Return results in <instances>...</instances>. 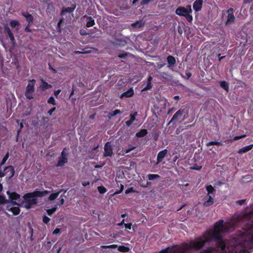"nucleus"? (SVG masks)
<instances>
[{"mask_svg": "<svg viewBox=\"0 0 253 253\" xmlns=\"http://www.w3.org/2000/svg\"><path fill=\"white\" fill-rule=\"evenodd\" d=\"M253 208L245 213L242 227L244 231L238 233V253H249L253 244Z\"/></svg>", "mask_w": 253, "mask_h": 253, "instance_id": "f257e3e1", "label": "nucleus"}, {"mask_svg": "<svg viewBox=\"0 0 253 253\" xmlns=\"http://www.w3.org/2000/svg\"><path fill=\"white\" fill-rule=\"evenodd\" d=\"M223 220H220L214 224V229L212 232H208L206 234L210 237L211 240L213 239L216 242V248L220 249L222 253H226V245L220 235V233L223 231Z\"/></svg>", "mask_w": 253, "mask_h": 253, "instance_id": "f03ea898", "label": "nucleus"}, {"mask_svg": "<svg viewBox=\"0 0 253 253\" xmlns=\"http://www.w3.org/2000/svg\"><path fill=\"white\" fill-rule=\"evenodd\" d=\"M50 192L48 190L40 191L36 189L32 192L27 193L23 196V201L20 202L21 207L25 208L26 209H30L33 205L38 203L37 197H42L46 195Z\"/></svg>", "mask_w": 253, "mask_h": 253, "instance_id": "7ed1b4c3", "label": "nucleus"}, {"mask_svg": "<svg viewBox=\"0 0 253 253\" xmlns=\"http://www.w3.org/2000/svg\"><path fill=\"white\" fill-rule=\"evenodd\" d=\"M211 240L210 237L205 233L203 236H200L195 240H191L189 243H184L182 244L183 249L185 251H188L190 250H193L196 251L202 249L207 243L211 242Z\"/></svg>", "mask_w": 253, "mask_h": 253, "instance_id": "20e7f679", "label": "nucleus"}, {"mask_svg": "<svg viewBox=\"0 0 253 253\" xmlns=\"http://www.w3.org/2000/svg\"><path fill=\"white\" fill-rule=\"evenodd\" d=\"M191 6L189 4L186 7H178L175 10L176 14L184 17L189 22H191L193 20Z\"/></svg>", "mask_w": 253, "mask_h": 253, "instance_id": "39448f33", "label": "nucleus"}, {"mask_svg": "<svg viewBox=\"0 0 253 253\" xmlns=\"http://www.w3.org/2000/svg\"><path fill=\"white\" fill-rule=\"evenodd\" d=\"M36 81L35 79L30 80L25 92V95L27 99L32 100L34 98L33 94L35 90V84Z\"/></svg>", "mask_w": 253, "mask_h": 253, "instance_id": "423d86ee", "label": "nucleus"}, {"mask_svg": "<svg viewBox=\"0 0 253 253\" xmlns=\"http://www.w3.org/2000/svg\"><path fill=\"white\" fill-rule=\"evenodd\" d=\"M185 113V109H179L173 116L170 121L168 124V126L171 124H175L183 116Z\"/></svg>", "mask_w": 253, "mask_h": 253, "instance_id": "0eeeda50", "label": "nucleus"}, {"mask_svg": "<svg viewBox=\"0 0 253 253\" xmlns=\"http://www.w3.org/2000/svg\"><path fill=\"white\" fill-rule=\"evenodd\" d=\"M234 10L233 8H229L227 10V13L228 14L227 15V20L225 22V25H227L228 24H230L233 23L235 20V17L234 15Z\"/></svg>", "mask_w": 253, "mask_h": 253, "instance_id": "6e6552de", "label": "nucleus"}, {"mask_svg": "<svg viewBox=\"0 0 253 253\" xmlns=\"http://www.w3.org/2000/svg\"><path fill=\"white\" fill-rule=\"evenodd\" d=\"M113 154V148L110 142H107L104 146V157H111Z\"/></svg>", "mask_w": 253, "mask_h": 253, "instance_id": "1a4fd4ad", "label": "nucleus"}, {"mask_svg": "<svg viewBox=\"0 0 253 253\" xmlns=\"http://www.w3.org/2000/svg\"><path fill=\"white\" fill-rule=\"evenodd\" d=\"M4 30L5 33L7 34L10 39L11 42L13 44L15 43V40L14 37L7 24H5L4 25Z\"/></svg>", "mask_w": 253, "mask_h": 253, "instance_id": "9d476101", "label": "nucleus"}, {"mask_svg": "<svg viewBox=\"0 0 253 253\" xmlns=\"http://www.w3.org/2000/svg\"><path fill=\"white\" fill-rule=\"evenodd\" d=\"M203 4V0H195L193 4V8L196 12L201 10Z\"/></svg>", "mask_w": 253, "mask_h": 253, "instance_id": "9b49d317", "label": "nucleus"}, {"mask_svg": "<svg viewBox=\"0 0 253 253\" xmlns=\"http://www.w3.org/2000/svg\"><path fill=\"white\" fill-rule=\"evenodd\" d=\"M6 209L7 211L11 212L15 215L19 214L20 212L19 207H12L10 205L7 206Z\"/></svg>", "mask_w": 253, "mask_h": 253, "instance_id": "f8f14e48", "label": "nucleus"}, {"mask_svg": "<svg viewBox=\"0 0 253 253\" xmlns=\"http://www.w3.org/2000/svg\"><path fill=\"white\" fill-rule=\"evenodd\" d=\"M22 15L25 17L29 26H31L34 22V17L27 12H22Z\"/></svg>", "mask_w": 253, "mask_h": 253, "instance_id": "ddd939ff", "label": "nucleus"}, {"mask_svg": "<svg viewBox=\"0 0 253 253\" xmlns=\"http://www.w3.org/2000/svg\"><path fill=\"white\" fill-rule=\"evenodd\" d=\"M134 94V91L132 87L129 88L127 91L123 92L120 96V98H128L132 96Z\"/></svg>", "mask_w": 253, "mask_h": 253, "instance_id": "4468645a", "label": "nucleus"}, {"mask_svg": "<svg viewBox=\"0 0 253 253\" xmlns=\"http://www.w3.org/2000/svg\"><path fill=\"white\" fill-rule=\"evenodd\" d=\"M76 8V5H74L73 7H63L61 13L60 15L61 16H63L67 13H71L73 12Z\"/></svg>", "mask_w": 253, "mask_h": 253, "instance_id": "2eb2a0df", "label": "nucleus"}, {"mask_svg": "<svg viewBox=\"0 0 253 253\" xmlns=\"http://www.w3.org/2000/svg\"><path fill=\"white\" fill-rule=\"evenodd\" d=\"M4 171L5 172L0 171V177H2L4 176L8 171H10V173L11 174V176H13L14 174V168L12 166H8L5 168Z\"/></svg>", "mask_w": 253, "mask_h": 253, "instance_id": "dca6fc26", "label": "nucleus"}, {"mask_svg": "<svg viewBox=\"0 0 253 253\" xmlns=\"http://www.w3.org/2000/svg\"><path fill=\"white\" fill-rule=\"evenodd\" d=\"M146 177L150 181H156L158 182L160 181L161 176L157 174H148Z\"/></svg>", "mask_w": 253, "mask_h": 253, "instance_id": "f3484780", "label": "nucleus"}, {"mask_svg": "<svg viewBox=\"0 0 253 253\" xmlns=\"http://www.w3.org/2000/svg\"><path fill=\"white\" fill-rule=\"evenodd\" d=\"M167 62L169 64V68L173 67L176 64V60L175 58L173 56L170 55L167 57Z\"/></svg>", "mask_w": 253, "mask_h": 253, "instance_id": "a211bd4d", "label": "nucleus"}, {"mask_svg": "<svg viewBox=\"0 0 253 253\" xmlns=\"http://www.w3.org/2000/svg\"><path fill=\"white\" fill-rule=\"evenodd\" d=\"M7 193L8 195L9 198L11 201L18 200L20 198V195L16 192L9 193V192H7Z\"/></svg>", "mask_w": 253, "mask_h": 253, "instance_id": "6ab92c4d", "label": "nucleus"}, {"mask_svg": "<svg viewBox=\"0 0 253 253\" xmlns=\"http://www.w3.org/2000/svg\"><path fill=\"white\" fill-rule=\"evenodd\" d=\"M253 144H250L249 145L243 147V148L240 149L238 150V153L239 154L245 153L248 152L249 151L251 150L253 148Z\"/></svg>", "mask_w": 253, "mask_h": 253, "instance_id": "aec40b11", "label": "nucleus"}, {"mask_svg": "<svg viewBox=\"0 0 253 253\" xmlns=\"http://www.w3.org/2000/svg\"><path fill=\"white\" fill-rule=\"evenodd\" d=\"M52 87L51 85L48 84L47 82L44 81V80H42V84L40 86V88L42 91H44L46 89L50 88Z\"/></svg>", "mask_w": 253, "mask_h": 253, "instance_id": "412c9836", "label": "nucleus"}, {"mask_svg": "<svg viewBox=\"0 0 253 253\" xmlns=\"http://www.w3.org/2000/svg\"><path fill=\"white\" fill-rule=\"evenodd\" d=\"M176 248L175 247L171 248L168 247L165 249L161 250L159 253H175Z\"/></svg>", "mask_w": 253, "mask_h": 253, "instance_id": "4be33fe9", "label": "nucleus"}, {"mask_svg": "<svg viewBox=\"0 0 253 253\" xmlns=\"http://www.w3.org/2000/svg\"><path fill=\"white\" fill-rule=\"evenodd\" d=\"M87 22L86 26L87 27H90L95 25L94 20L90 16H86Z\"/></svg>", "mask_w": 253, "mask_h": 253, "instance_id": "5701e85b", "label": "nucleus"}, {"mask_svg": "<svg viewBox=\"0 0 253 253\" xmlns=\"http://www.w3.org/2000/svg\"><path fill=\"white\" fill-rule=\"evenodd\" d=\"M148 133V131L146 129H141L140 131L137 132L135 136L137 137H142L146 135Z\"/></svg>", "mask_w": 253, "mask_h": 253, "instance_id": "b1692460", "label": "nucleus"}, {"mask_svg": "<svg viewBox=\"0 0 253 253\" xmlns=\"http://www.w3.org/2000/svg\"><path fill=\"white\" fill-rule=\"evenodd\" d=\"M62 190H59L57 192L52 193L48 197V200L49 201H53L55 199H56L59 196V194L61 192Z\"/></svg>", "mask_w": 253, "mask_h": 253, "instance_id": "393cba45", "label": "nucleus"}, {"mask_svg": "<svg viewBox=\"0 0 253 253\" xmlns=\"http://www.w3.org/2000/svg\"><path fill=\"white\" fill-rule=\"evenodd\" d=\"M220 86L226 91L229 90V84L226 81H221L220 82Z\"/></svg>", "mask_w": 253, "mask_h": 253, "instance_id": "a878e982", "label": "nucleus"}, {"mask_svg": "<svg viewBox=\"0 0 253 253\" xmlns=\"http://www.w3.org/2000/svg\"><path fill=\"white\" fill-rule=\"evenodd\" d=\"M213 203V199L211 196H209V199L204 202V205L206 207H209Z\"/></svg>", "mask_w": 253, "mask_h": 253, "instance_id": "bb28decb", "label": "nucleus"}, {"mask_svg": "<svg viewBox=\"0 0 253 253\" xmlns=\"http://www.w3.org/2000/svg\"><path fill=\"white\" fill-rule=\"evenodd\" d=\"M168 153V150L167 149H164L162 151H161L158 154L157 158H164Z\"/></svg>", "mask_w": 253, "mask_h": 253, "instance_id": "cd10ccee", "label": "nucleus"}, {"mask_svg": "<svg viewBox=\"0 0 253 253\" xmlns=\"http://www.w3.org/2000/svg\"><path fill=\"white\" fill-rule=\"evenodd\" d=\"M117 184L118 186H120V189L119 190H117L115 192V194H120L124 190V185L122 184L120 181H117Z\"/></svg>", "mask_w": 253, "mask_h": 253, "instance_id": "c85d7f7f", "label": "nucleus"}, {"mask_svg": "<svg viewBox=\"0 0 253 253\" xmlns=\"http://www.w3.org/2000/svg\"><path fill=\"white\" fill-rule=\"evenodd\" d=\"M206 190L208 194H213L215 191L214 188L211 185H208L206 187Z\"/></svg>", "mask_w": 253, "mask_h": 253, "instance_id": "c756f323", "label": "nucleus"}, {"mask_svg": "<svg viewBox=\"0 0 253 253\" xmlns=\"http://www.w3.org/2000/svg\"><path fill=\"white\" fill-rule=\"evenodd\" d=\"M217 145V146H222L223 145L222 143L220 141H210L207 143V146H210L211 145Z\"/></svg>", "mask_w": 253, "mask_h": 253, "instance_id": "7c9ffc66", "label": "nucleus"}, {"mask_svg": "<svg viewBox=\"0 0 253 253\" xmlns=\"http://www.w3.org/2000/svg\"><path fill=\"white\" fill-rule=\"evenodd\" d=\"M68 159H59L56 166L57 167H62L67 162Z\"/></svg>", "mask_w": 253, "mask_h": 253, "instance_id": "2f4dec72", "label": "nucleus"}, {"mask_svg": "<svg viewBox=\"0 0 253 253\" xmlns=\"http://www.w3.org/2000/svg\"><path fill=\"white\" fill-rule=\"evenodd\" d=\"M9 201H7L5 197L0 195V205H3L5 204H8Z\"/></svg>", "mask_w": 253, "mask_h": 253, "instance_id": "473e14b6", "label": "nucleus"}, {"mask_svg": "<svg viewBox=\"0 0 253 253\" xmlns=\"http://www.w3.org/2000/svg\"><path fill=\"white\" fill-rule=\"evenodd\" d=\"M68 153L66 148H64L61 152V155L58 158H66Z\"/></svg>", "mask_w": 253, "mask_h": 253, "instance_id": "72a5a7b5", "label": "nucleus"}, {"mask_svg": "<svg viewBox=\"0 0 253 253\" xmlns=\"http://www.w3.org/2000/svg\"><path fill=\"white\" fill-rule=\"evenodd\" d=\"M98 192L100 194H104L107 192V189L105 187L103 186H99L97 187Z\"/></svg>", "mask_w": 253, "mask_h": 253, "instance_id": "f704fd0d", "label": "nucleus"}, {"mask_svg": "<svg viewBox=\"0 0 253 253\" xmlns=\"http://www.w3.org/2000/svg\"><path fill=\"white\" fill-rule=\"evenodd\" d=\"M19 25V22L15 20H12L10 22V25L12 28H15Z\"/></svg>", "mask_w": 253, "mask_h": 253, "instance_id": "c9c22d12", "label": "nucleus"}, {"mask_svg": "<svg viewBox=\"0 0 253 253\" xmlns=\"http://www.w3.org/2000/svg\"><path fill=\"white\" fill-rule=\"evenodd\" d=\"M46 11L49 13L54 12V7L52 4H48L46 8Z\"/></svg>", "mask_w": 253, "mask_h": 253, "instance_id": "e433bc0d", "label": "nucleus"}, {"mask_svg": "<svg viewBox=\"0 0 253 253\" xmlns=\"http://www.w3.org/2000/svg\"><path fill=\"white\" fill-rule=\"evenodd\" d=\"M57 210V207H55L47 210V214L51 216Z\"/></svg>", "mask_w": 253, "mask_h": 253, "instance_id": "4c0bfd02", "label": "nucleus"}, {"mask_svg": "<svg viewBox=\"0 0 253 253\" xmlns=\"http://www.w3.org/2000/svg\"><path fill=\"white\" fill-rule=\"evenodd\" d=\"M47 103L48 104H52L53 105H56V102H55V100L54 99V98L53 97V96H50L47 100Z\"/></svg>", "mask_w": 253, "mask_h": 253, "instance_id": "58836bf2", "label": "nucleus"}, {"mask_svg": "<svg viewBox=\"0 0 253 253\" xmlns=\"http://www.w3.org/2000/svg\"><path fill=\"white\" fill-rule=\"evenodd\" d=\"M137 112H135L133 114H131L130 115V119L129 120L132 122L133 123L134 121L135 120V118L137 116Z\"/></svg>", "mask_w": 253, "mask_h": 253, "instance_id": "ea45409f", "label": "nucleus"}, {"mask_svg": "<svg viewBox=\"0 0 253 253\" xmlns=\"http://www.w3.org/2000/svg\"><path fill=\"white\" fill-rule=\"evenodd\" d=\"M118 247L117 245H111L109 246H102L101 247L102 249H116Z\"/></svg>", "mask_w": 253, "mask_h": 253, "instance_id": "a19ab883", "label": "nucleus"}, {"mask_svg": "<svg viewBox=\"0 0 253 253\" xmlns=\"http://www.w3.org/2000/svg\"><path fill=\"white\" fill-rule=\"evenodd\" d=\"M151 160V159H150ZM156 161L155 160L151 161V164L152 165H157L162 162L164 159H156Z\"/></svg>", "mask_w": 253, "mask_h": 253, "instance_id": "79ce46f5", "label": "nucleus"}, {"mask_svg": "<svg viewBox=\"0 0 253 253\" xmlns=\"http://www.w3.org/2000/svg\"><path fill=\"white\" fill-rule=\"evenodd\" d=\"M215 251V248L210 247L204 250V253H211L212 251Z\"/></svg>", "mask_w": 253, "mask_h": 253, "instance_id": "37998d69", "label": "nucleus"}, {"mask_svg": "<svg viewBox=\"0 0 253 253\" xmlns=\"http://www.w3.org/2000/svg\"><path fill=\"white\" fill-rule=\"evenodd\" d=\"M61 249V247H57L56 245H55L53 247L51 252H53L55 251V253H60Z\"/></svg>", "mask_w": 253, "mask_h": 253, "instance_id": "c03bdc74", "label": "nucleus"}, {"mask_svg": "<svg viewBox=\"0 0 253 253\" xmlns=\"http://www.w3.org/2000/svg\"><path fill=\"white\" fill-rule=\"evenodd\" d=\"M121 113H122V112L120 111V110H119V109H116V110H115L114 111H113L111 113V115L112 117H114V116H116L118 114H121Z\"/></svg>", "mask_w": 253, "mask_h": 253, "instance_id": "a18cd8bd", "label": "nucleus"}, {"mask_svg": "<svg viewBox=\"0 0 253 253\" xmlns=\"http://www.w3.org/2000/svg\"><path fill=\"white\" fill-rule=\"evenodd\" d=\"M119 251L121 252H127L129 250L128 248L125 246H120L118 248Z\"/></svg>", "mask_w": 253, "mask_h": 253, "instance_id": "49530a36", "label": "nucleus"}, {"mask_svg": "<svg viewBox=\"0 0 253 253\" xmlns=\"http://www.w3.org/2000/svg\"><path fill=\"white\" fill-rule=\"evenodd\" d=\"M50 218L47 216L44 215L42 216V221L44 223L47 224L50 221Z\"/></svg>", "mask_w": 253, "mask_h": 253, "instance_id": "de8ad7c7", "label": "nucleus"}, {"mask_svg": "<svg viewBox=\"0 0 253 253\" xmlns=\"http://www.w3.org/2000/svg\"><path fill=\"white\" fill-rule=\"evenodd\" d=\"M152 88V84L151 83L147 82L146 85L144 87L143 90H147Z\"/></svg>", "mask_w": 253, "mask_h": 253, "instance_id": "09e8293b", "label": "nucleus"}, {"mask_svg": "<svg viewBox=\"0 0 253 253\" xmlns=\"http://www.w3.org/2000/svg\"><path fill=\"white\" fill-rule=\"evenodd\" d=\"M8 203H10V205H11V206H17L18 207H21V205H20V203H17L15 201H11V202H9Z\"/></svg>", "mask_w": 253, "mask_h": 253, "instance_id": "8fccbe9b", "label": "nucleus"}, {"mask_svg": "<svg viewBox=\"0 0 253 253\" xmlns=\"http://www.w3.org/2000/svg\"><path fill=\"white\" fill-rule=\"evenodd\" d=\"M133 192H135V190H134V188L132 187L127 189L125 191V193L126 194H129L130 193H133Z\"/></svg>", "mask_w": 253, "mask_h": 253, "instance_id": "3c124183", "label": "nucleus"}, {"mask_svg": "<svg viewBox=\"0 0 253 253\" xmlns=\"http://www.w3.org/2000/svg\"><path fill=\"white\" fill-rule=\"evenodd\" d=\"M188 117H189L188 112V111L185 110V113H184V114L183 115V116L182 117V121H184L186 119H187Z\"/></svg>", "mask_w": 253, "mask_h": 253, "instance_id": "603ef678", "label": "nucleus"}, {"mask_svg": "<svg viewBox=\"0 0 253 253\" xmlns=\"http://www.w3.org/2000/svg\"><path fill=\"white\" fill-rule=\"evenodd\" d=\"M132 26L134 27L140 28L142 26V23L139 22H136L132 24Z\"/></svg>", "mask_w": 253, "mask_h": 253, "instance_id": "864d4df0", "label": "nucleus"}, {"mask_svg": "<svg viewBox=\"0 0 253 253\" xmlns=\"http://www.w3.org/2000/svg\"><path fill=\"white\" fill-rule=\"evenodd\" d=\"M135 148H136V147H135V146H133L132 145H128L127 149H126L125 150L126 153H128L130 151H131V150L134 149Z\"/></svg>", "mask_w": 253, "mask_h": 253, "instance_id": "5fc2aeb1", "label": "nucleus"}, {"mask_svg": "<svg viewBox=\"0 0 253 253\" xmlns=\"http://www.w3.org/2000/svg\"><path fill=\"white\" fill-rule=\"evenodd\" d=\"M153 0H142L140 4L141 5H144L148 4L149 2H152Z\"/></svg>", "mask_w": 253, "mask_h": 253, "instance_id": "6e6d98bb", "label": "nucleus"}, {"mask_svg": "<svg viewBox=\"0 0 253 253\" xmlns=\"http://www.w3.org/2000/svg\"><path fill=\"white\" fill-rule=\"evenodd\" d=\"M192 76V74L190 73V72H187L185 73V76H183V77L186 79V80H188Z\"/></svg>", "mask_w": 253, "mask_h": 253, "instance_id": "4d7b16f0", "label": "nucleus"}, {"mask_svg": "<svg viewBox=\"0 0 253 253\" xmlns=\"http://www.w3.org/2000/svg\"><path fill=\"white\" fill-rule=\"evenodd\" d=\"M128 55V53L125 52L118 55V57L120 58H125Z\"/></svg>", "mask_w": 253, "mask_h": 253, "instance_id": "13d9d810", "label": "nucleus"}, {"mask_svg": "<svg viewBox=\"0 0 253 253\" xmlns=\"http://www.w3.org/2000/svg\"><path fill=\"white\" fill-rule=\"evenodd\" d=\"M246 136V135L244 134V135H240V136H234L233 138V140L235 141V140H237L238 139H240L242 138H243V137H245Z\"/></svg>", "mask_w": 253, "mask_h": 253, "instance_id": "bf43d9fd", "label": "nucleus"}, {"mask_svg": "<svg viewBox=\"0 0 253 253\" xmlns=\"http://www.w3.org/2000/svg\"><path fill=\"white\" fill-rule=\"evenodd\" d=\"M246 200V199L238 200L236 201V203H237L239 205L241 206L243 205L245 203Z\"/></svg>", "mask_w": 253, "mask_h": 253, "instance_id": "052dcab7", "label": "nucleus"}, {"mask_svg": "<svg viewBox=\"0 0 253 253\" xmlns=\"http://www.w3.org/2000/svg\"><path fill=\"white\" fill-rule=\"evenodd\" d=\"M201 168H202V166H197V165L194 166L193 167L190 168V169H192L198 170L201 169Z\"/></svg>", "mask_w": 253, "mask_h": 253, "instance_id": "680f3d73", "label": "nucleus"}, {"mask_svg": "<svg viewBox=\"0 0 253 253\" xmlns=\"http://www.w3.org/2000/svg\"><path fill=\"white\" fill-rule=\"evenodd\" d=\"M48 66H49V69L53 73V74H55L57 73V71L54 69L52 66L50 64H48Z\"/></svg>", "mask_w": 253, "mask_h": 253, "instance_id": "e2e57ef3", "label": "nucleus"}, {"mask_svg": "<svg viewBox=\"0 0 253 253\" xmlns=\"http://www.w3.org/2000/svg\"><path fill=\"white\" fill-rule=\"evenodd\" d=\"M60 229L56 228L53 231V235H57L60 233Z\"/></svg>", "mask_w": 253, "mask_h": 253, "instance_id": "0e129e2a", "label": "nucleus"}, {"mask_svg": "<svg viewBox=\"0 0 253 253\" xmlns=\"http://www.w3.org/2000/svg\"><path fill=\"white\" fill-rule=\"evenodd\" d=\"M56 108L53 107L51 109H50L48 111L47 114L50 116L52 114L53 112L55 110Z\"/></svg>", "mask_w": 253, "mask_h": 253, "instance_id": "69168bd1", "label": "nucleus"}, {"mask_svg": "<svg viewBox=\"0 0 253 253\" xmlns=\"http://www.w3.org/2000/svg\"><path fill=\"white\" fill-rule=\"evenodd\" d=\"M125 227L126 229H131L132 224L131 223L124 224Z\"/></svg>", "mask_w": 253, "mask_h": 253, "instance_id": "338daca9", "label": "nucleus"}, {"mask_svg": "<svg viewBox=\"0 0 253 253\" xmlns=\"http://www.w3.org/2000/svg\"><path fill=\"white\" fill-rule=\"evenodd\" d=\"M30 26H29V24H28V25L24 29V31L26 33H29V32H32V30H31V29L30 28Z\"/></svg>", "mask_w": 253, "mask_h": 253, "instance_id": "774afa93", "label": "nucleus"}]
</instances>
